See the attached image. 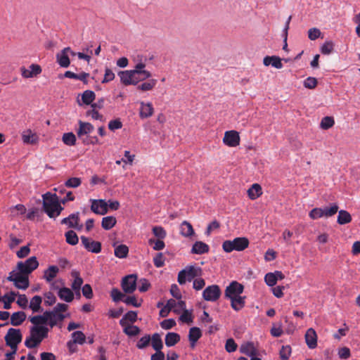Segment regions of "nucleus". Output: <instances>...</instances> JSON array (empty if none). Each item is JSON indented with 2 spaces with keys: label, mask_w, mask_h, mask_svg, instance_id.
<instances>
[{
  "label": "nucleus",
  "mask_w": 360,
  "mask_h": 360,
  "mask_svg": "<svg viewBox=\"0 0 360 360\" xmlns=\"http://www.w3.org/2000/svg\"><path fill=\"white\" fill-rule=\"evenodd\" d=\"M49 329L44 326H33L30 329V335L25 340V345L29 349L39 346L48 337Z\"/></svg>",
  "instance_id": "obj_1"
},
{
  "label": "nucleus",
  "mask_w": 360,
  "mask_h": 360,
  "mask_svg": "<svg viewBox=\"0 0 360 360\" xmlns=\"http://www.w3.org/2000/svg\"><path fill=\"white\" fill-rule=\"evenodd\" d=\"M202 269L200 267L191 265L186 266L184 269L180 271L178 274V283L180 285H184L186 282L191 281L195 277L201 276Z\"/></svg>",
  "instance_id": "obj_2"
},
{
  "label": "nucleus",
  "mask_w": 360,
  "mask_h": 360,
  "mask_svg": "<svg viewBox=\"0 0 360 360\" xmlns=\"http://www.w3.org/2000/svg\"><path fill=\"white\" fill-rule=\"evenodd\" d=\"M249 240L245 237H238L233 240H227L223 242L222 249L226 252H231L233 250L243 251L249 245Z\"/></svg>",
  "instance_id": "obj_3"
},
{
  "label": "nucleus",
  "mask_w": 360,
  "mask_h": 360,
  "mask_svg": "<svg viewBox=\"0 0 360 360\" xmlns=\"http://www.w3.org/2000/svg\"><path fill=\"white\" fill-rule=\"evenodd\" d=\"M7 280L13 282L14 285L18 289L25 290L29 287L28 276L18 270L11 271L7 277Z\"/></svg>",
  "instance_id": "obj_4"
},
{
  "label": "nucleus",
  "mask_w": 360,
  "mask_h": 360,
  "mask_svg": "<svg viewBox=\"0 0 360 360\" xmlns=\"http://www.w3.org/2000/svg\"><path fill=\"white\" fill-rule=\"evenodd\" d=\"M22 335L20 329L11 328L8 330L4 337L6 345L11 349H18V345L21 342Z\"/></svg>",
  "instance_id": "obj_5"
},
{
  "label": "nucleus",
  "mask_w": 360,
  "mask_h": 360,
  "mask_svg": "<svg viewBox=\"0 0 360 360\" xmlns=\"http://www.w3.org/2000/svg\"><path fill=\"white\" fill-rule=\"evenodd\" d=\"M39 266V262L36 257H31L25 262H19L17 264V270L25 274L28 276Z\"/></svg>",
  "instance_id": "obj_6"
},
{
  "label": "nucleus",
  "mask_w": 360,
  "mask_h": 360,
  "mask_svg": "<svg viewBox=\"0 0 360 360\" xmlns=\"http://www.w3.org/2000/svg\"><path fill=\"white\" fill-rule=\"evenodd\" d=\"M221 295V289L217 285H209L202 292L203 299L208 302H216Z\"/></svg>",
  "instance_id": "obj_7"
},
{
  "label": "nucleus",
  "mask_w": 360,
  "mask_h": 360,
  "mask_svg": "<svg viewBox=\"0 0 360 360\" xmlns=\"http://www.w3.org/2000/svg\"><path fill=\"white\" fill-rule=\"evenodd\" d=\"M244 287L237 281H232L225 289L224 296L231 299L240 295L243 292Z\"/></svg>",
  "instance_id": "obj_8"
},
{
  "label": "nucleus",
  "mask_w": 360,
  "mask_h": 360,
  "mask_svg": "<svg viewBox=\"0 0 360 360\" xmlns=\"http://www.w3.org/2000/svg\"><path fill=\"white\" fill-rule=\"evenodd\" d=\"M137 276L135 274H130L124 276L122 281V288L125 293H132L136 288Z\"/></svg>",
  "instance_id": "obj_9"
},
{
  "label": "nucleus",
  "mask_w": 360,
  "mask_h": 360,
  "mask_svg": "<svg viewBox=\"0 0 360 360\" xmlns=\"http://www.w3.org/2000/svg\"><path fill=\"white\" fill-rule=\"evenodd\" d=\"M223 142L229 147H236L240 144L239 134L236 131H227L224 134Z\"/></svg>",
  "instance_id": "obj_10"
},
{
  "label": "nucleus",
  "mask_w": 360,
  "mask_h": 360,
  "mask_svg": "<svg viewBox=\"0 0 360 360\" xmlns=\"http://www.w3.org/2000/svg\"><path fill=\"white\" fill-rule=\"evenodd\" d=\"M80 238L82 244L89 252L99 253L101 251V243L100 242L91 240L83 236Z\"/></svg>",
  "instance_id": "obj_11"
},
{
  "label": "nucleus",
  "mask_w": 360,
  "mask_h": 360,
  "mask_svg": "<svg viewBox=\"0 0 360 360\" xmlns=\"http://www.w3.org/2000/svg\"><path fill=\"white\" fill-rule=\"evenodd\" d=\"M91 210L95 214L103 215L108 212V204L104 200H91Z\"/></svg>",
  "instance_id": "obj_12"
},
{
  "label": "nucleus",
  "mask_w": 360,
  "mask_h": 360,
  "mask_svg": "<svg viewBox=\"0 0 360 360\" xmlns=\"http://www.w3.org/2000/svg\"><path fill=\"white\" fill-rule=\"evenodd\" d=\"M52 288L56 290L58 289V295L61 300L66 302H70L73 300L74 293L70 288L66 287L58 288L54 283L52 284Z\"/></svg>",
  "instance_id": "obj_13"
},
{
  "label": "nucleus",
  "mask_w": 360,
  "mask_h": 360,
  "mask_svg": "<svg viewBox=\"0 0 360 360\" xmlns=\"http://www.w3.org/2000/svg\"><path fill=\"white\" fill-rule=\"evenodd\" d=\"M68 51H70V48L66 47L56 54L57 62L62 68H68L70 65V60Z\"/></svg>",
  "instance_id": "obj_14"
},
{
  "label": "nucleus",
  "mask_w": 360,
  "mask_h": 360,
  "mask_svg": "<svg viewBox=\"0 0 360 360\" xmlns=\"http://www.w3.org/2000/svg\"><path fill=\"white\" fill-rule=\"evenodd\" d=\"M78 123L79 128L76 132L79 139H84V136L91 134L94 130V127L89 122L79 120Z\"/></svg>",
  "instance_id": "obj_15"
},
{
  "label": "nucleus",
  "mask_w": 360,
  "mask_h": 360,
  "mask_svg": "<svg viewBox=\"0 0 360 360\" xmlns=\"http://www.w3.org/2000/svg\"><path fill=\"white\" fill-rule=\"evenodd\" d=\"M71 276L74 278L71 287L75 291L77 295L80 297V289L83 284V279L80 276L79 272L76 270L71 272Z\"/></svg>",
  "instance_id": "obj_16"
},
{
  "label": "nucleus",
  "mask_w": 360,
  "mask_h": 360,
  "mask_svg": "<svg viewBox=\"0 0 360 360\" xmlns=\"http://www.w3.org/2000/svg\"><path fill=\"white\" fill-rule=\"evenodd\" d=\"M136 72L131 70L120 71L118 75L120 77V81L124 85H134V75Z\"/></svg>",
  "instance_id": "obj_17"
},
{
  "label": "nucleus",
  "mask_w": 360,
  "mask_h": 360,
  "mask_svg": "<svg viewBox=\"0 0 360 360\" xmlns=\"http://www.w3.org/2000/svg\"><path fill=\"white\" fill-rule=\"evenodd\" d=\"M306 344L309 349H314L317 346V335L316 331L310 328L305 333Z\"/></svg>",
  "instance_id": "obj_18"
},
{
  "label": "nucleus",
  "mask_w": 360,
  "mask_h": 360,
  "mask_svg": "<svg viewBox=\"0 0 360 360\" xmlns=\"http://www.w3.org/2000/svg\"><path fill=\"white\" fill-rule=\"evenodd\" d=\"M30 70L25 68H21L22 76L25 78L34 77L41 72V68L39 65L32 64L29 67Z\"/></svg>",
  "instance_id": "obj_19"
},
{
  "label": "nucleus",
  "mask_w": 360,
  "mask_h": 360,
  "mask_svg": "<svg viewBox=\"0 0 360 360\" xmlns=\"http://www.w3.org/2000/svg\"><path fill=\"white\" fill-rule=\"evenodd\" d=\"M240 352L249 356H255L257 354V350L252 342H246L240 345Z\"/></svg>",
  "instance_id": "obj_20"
},
{
  "label": "nucleus",
  "mask_w": 360,
  "mask_h": 360,
  "mask_svg": "<svg viewBox=\"0 0 360 360\" xmlns=\"http://www.w3.org/2000/svg\"><path fill=\"white\" fill-rule=\"evenodd\" d=\"M22 139L24 143L36 144L39 141V137L36 133L31 129H27L22 133Z\"/></svg>",
  "instance_id": "obj_21"
},
{
  "label": "nucleus",
  "mask_w": 360,
  "mask_h": 360,
  "mask_svg": "<svg viewBox=\"0 0 360 360\" xmlns=\"http://www.w3.org/2000/svg\"><path fill=\"white\" fill-rule=\"evenodd\" d=\"M72 340L68 342L69 349H71V346H75L76 344L83 345L86 340L84 334L79 330L73 332L72 333Z\"/></svg>",
  "instance_id": "obj_22"
},
{
  "label": "nucleus",
  "mask_w": 360,
  "mask_h": 360,
  "mask_svg": "<svg viewBox=\"0 0 360 360\" xmlns=\"http://www.w3.org/2000/svg\"><path fill=\"white\" fill-rule=\"evenodd\" d=\"M263 63L265 66L271 65L275 68L281 69L283 68V63L278 56H266L264 58Z\"/></svg>",
  "instance_id": "obj_23"
},
{
  "label": "nucleus",
  "mask_w": 360,
  "mask_h": 360,
  "mask_svg": "<svg viewBox=\"0 0 360 360\" xmlns=\"http://www.w3.org/2000/svg\"><path fill=\"white\" fill-rule=\"evenodd\" d=\"M44 202L43 207L44 208L53 206L56 207L58 206V197L56 194H51L50 193H47L43 195Z\"/></svg>",
  "instance_id": "obj_24"
},
{
  "label": "nucleus",
  "mask_w": 360,
  "mask_h": 360,
  "mask_svg": "<svg viewBox=\"0 0 360 360\" xmlns=\"http://www.w3.org/2000/svg\"><path fill=\"white\" fill-rule=\"evenodd\" d=\"M210 251V247L207 244L202 241H196L192 247L191 253L202 255Z\"/></svg>",
  "instance_id": "obj_25"
},
{
  "label": "nucleus",
  "mask_w": 360,
  "mask_h": 360,
  "mask_svg": "<svg viewBox=\"0 0 360 360\" xmlns=\"http://www.w3.org/2000/svg\"><path fill=\"white\" fill-rule=\"evenodd\" d=\"M79 220V219L78 214H71L70 215H69V217L63 219L61 221V224H67L70 228L80 229L82 226L77 227Z\"/></svg>",
  "instance_id": "obj_26"
},
{
  "label": "nucleus",
  "mask_w": 360,
  "mask_h": 360,
  "mask_svg": "<svg viewBox=\"0 0 360 360\" xmlns=\"http://www.w3.org/2000/svg\"><path fill=\"white\" fill-rule=\"evenodd\" d=\"M58 272L59 269L57 266H50L44 271L43 278L46 282L50 283L57 276Z\"/></svg>",
  "instance_id": "obj_27"
},
{
  "label": "nucleus",
  "mask_w": 360,
  "mask_h": 360,
  "mask_svg": "<svg viewBox=\"0 0 360 360\" xmlns=\"http://www.w3.org/2000/svg\"><path fill=\"white\" fill-rule=\"evenodd\" d=\"M26 319V314L24 311L14 312L11 316V324L13 326H20Z\"/></svg>",
  "instance_id": "obj_28"
},
{
  "label": "nucleus",
  "mask_w": 360,
  "mask_h": 360,
  "mask_svg": "<svg viewBox=\"0 0 360 360\" xmlns=\"http://www.w3.org/2000/svg\"><path fill=\"white\" fill-rule=\"evenodd\" d=\"M180 233L184 237H191L194 234V230L191 223L184 221L180 225Z\"/></svg>",
  "instance_id": "obj_29"
},
{
  "label": "nucleus",
  "mask_w": 360,
  "mask_h": 360,
  "mask_svg": "<svg viewBox=\"0 0 360 360\" xmlns=\"http://www.w3.org/2000/svg\"><path fill=\"white\" fill-rule=\"evenodd\" d=\"M229 300H231V307L236 311H240L245 307V297L239 295L238 297H235Z\"/></svg>",
  "instance_id": "obj_30"
},
{
  "label": "nucleus",
  "mask_w": 360,
  "mask_h": 360,
  "mask_svg": "<svg viewBox=\"0 0 360 360\" xmlns=\"http://www.w3.org/2000/svg\"><path fill=\"white\" fill-rule=\"evenodd\" d=\"M153 107L150 103H141L140 109V117L141 118H147L150 117L153 113Z\"/></svg>",
  "instance_id": "obj_31"
},
{
  "label": "nucleus",
  "mask_w": 360,
  "mask_h": 360,
  "mask_svg": "<svg viewBox=\"0 0 360 360\" xmlns=\"http://www.w3.org/2000/svg\"><path fill=\"white\" fill-rule=\"evenodd\" d=\"M180 335L178 333L169 332L165 336V345L167 347H172L177 344L180 341Z\"/></svg>",
  "instance_id": "obj_32"
},
{
  "label": "nucleus",
  "mask_w": 360,
  "mask_h": 360,
  "mask_svg": "<svg viewBox=\"0 0 360 360\" xmlns=\"http://www.w3.org/2000/svg\"><path fill=\"white\" fill-rule=\"evenodd\" d=\"M262 194V187L258 184H254L248 190V197L251 200H255L259 198Z\"/></svg>",
  "instance_id": "obj_33"
},
{
  "label": "nucleus",
  "mask_w": 360,
  "mask_h": 360,
  "mask_svg": "<svg viewBox=\"0 0 360 360\" xmlns=\"http://www.w3.org/2000/svg\"><path fill=\"white\" fill-rule=\"evenodd\" d=\"M128 253L129 248L126 245L122 244L115 247V256L120 259L126 258L128 256Z\"/></svg>",
  "instance_id": "obj_34"
},
{
  "label": "nucleus",
  "mask_w": 360,
  "mask_h": 360,
  "mask_svg": "<svg viewBox=\"0 0 360 360\" xmlns=\"http://www.w3.org/2000/svg\"><path fill=\"white\" fill-rule=\"evenodd\" d=\"M137 320V313L134 311H129L124 314L122 319L120 321V324L122 326H125L127 321L131 323L136 322Z\"/></svg>",
  "instance_id": "obj_35"
},
{
  "label": "nucleus",
  "mask_w": 360,
  "mask_h": 360,
  "mask_svg": "<svg viewBox=\"0 0 360 360\" xmlns=\"http://www.w3.org/2000/svg\"><path fill=\"white\" fill-rule=\"evenodd\" d=\"M151 345L155 351H161L163 343L159 333H154L150 338Z\"/></svg>",
  "instance_id": "obj_36"
},
{
  "label": "nucleus",
  "mask_w": 360,
  "mask_h": 360,
  "mask_svg": "<svg viewBox=\"0 0 360 360\" xmlns=\"http://www.w3.org/2000/svg\"><path fill=\"white\" fill-rule=\"evenodd\" d=\"M352 221V217L350 214L346 210H340L337 219V222L340 224H346Z\"/></svg>",
  "instance_id": "obj_37"
},
{
  "label": "nucleus",
  "mask_w": 360,
  "mask_h": 360,
  "mask_svg": "<svg viewBox=\"0 0 360 360\" xmlns=\"http://www.w3.org/2000/svg\"><path fill=\"white\" fill-rule=\"evenodd\" d=\"M116 218L112 216H108L102 219L101 226L105 230H110L116 224Z\"/></svg>",
  "instance_id": "obj_38"
},
{
  "label": "nucleus",
  "mask_w": 360,
  "mask_h": 360,
  "mask_svg": "<svg viewBox=\"0 0 360 360\" xmlns=\"http://www.w3.org/2000/svg\"><path fill=\"white\" fill-rule=\"evenodd\" d=\"M96 94L93 91L86 90L82 94V102L85 105H90L95 100Z\"/></svg>",
  "instance_id": "obj_39"
},
{
  "label": "nucleus",
  "mask_w": 360,
  "mask_h": 360,
  "mask_svg": "<svg viewBox=\"0 0 360 360\" xmlns=\"http://www.w3.org/2000/svg\"><path fill=\"white\" fill-rule=\"evenodd\" d=\"M339 207L337 204H331L330 207H325L322 208L323 215L325 218L330 217L335 215L338 212Z\"/></svg>",
  "instance_id": "obj_40"
},
{
  "label": "nucleus",
  "mask_w": 360,
  "mask_h": 360,
  "mask_svg": "<svg viewBox=\"0 0 360 360\" xmlns=\"http://www.w3.org/2000/svg\"><path fill=\"white\" fill-rule=\"evenodd\" d=\"M41 297L39 295H35L32 298L29 307L33 312H38L41 309Z\"/></svg>",
  "instance_id": "obj_41"
},
{
  "label": "nucleus",
  "mask_w": 360,
  "mask_h": 360,
  "mask_svg": "<svg viewBox=\"0 0 360 360\" xmlns=\"http://www.w3.org/2000/svg\"><path fill=\"white\" fill-rule=\"evenodd\" d=\"M44 209L45 212L51 218H53L56 216L59 215L60 212L63 210V207H61L60 203H58V206L56 207H53V206H49V207H45Z\"/></svg>",
  "instance_id": "obj_42"
},
{
  "label": "nucleus",
  "mask_w": 360,
  "mask_h": 360,
  "mask_svg": "<svg viewBox=\"0 0 360 360\" xmlns=\"http://www.w3.org/2000/svg\"><path fill=\"white\" fill-rule=\"evenodd\" d=\"M124 327V333L130 336V337H132V336H136L137 335H139L141 332V330L140 328L136 326H134V325H126L125 326H123Z\"/></svg>",
  "instance_id": "obj_43"
},
{
  "label": "nucleus",
  "mask_w": 360,
  "mask_h": 360,
  "mask_svg": "<svg viewBox=\"0 0 360 360\" xmlns=\"http://www.w3.org/2000/svg\"><path fill=\"white\" fill-rule=\"evenodd\" d=\"M66 242L72 245H75L78 243L79 238L77 233L74 231H68L65 234Z\"/></svg>",
  "instance_id": "obj_44"
},
{
  "label": "nucleus",
  "mask_w": 360,
  "mask_h": 360,
  "mask_svg": "<svg viewBox=\"0 0 360 360\" xmlns=\"http://www.w3.org/2000/svg\"><path fill=\"white\" fill-rule=\"evenodd\" d=\"M63 141L67 146H75L76 143V136L72 132L65 133L63 136Z\"/></svg>",
  "instance_id": "obj_45"
},
{
  "label": "nucleus",
  "mask_w": 360,
  "mask_h": 360,
  "mask_svg": "<svg viewBox=\"0 0 360 360\" xmlns=\"http://www.w3.org/2000/svg\"><path fill=\"white\" fill-rule=\"evenodd\" d=\"M157 84V79H151L138 86V89L146 91L153 89Z\"/></svg>",
  "instance_id": "obj_46"
},
{
  "label": "nucleus",
  "mask_w": 360,
  "mask_h": 360,
  "mask_svg": "<svg viewBox=\"0 0 360 360\" xmlns=\"http://www.w3.org/2000/svg\"><path fill=\"white\" fill-rule=\"evenodd\" d=\"M202 336L201 330L199 328L193 327L189 330L188 340L198 341Z\"/></svg>",
  "instance_id": "obj_47"
},
{
  "label": "nucleus",
  "mask_w": 360,
  "mask_h": 360,
  "mask_svg": "<svg viewBox=\"0 0 360 360\" xmlns=\"http://www.w3.org/2000/svg\"><path fill=\"white\" fill-rule=\"evenodd\" d=\"M335 124L333 117H324L320 123V127L323 129H328L331 128Z\"/></svg>",
  "instance_id": "obj_48"
},
{
  "label": "nucleus",
  "mask_w": 360,
  "mask_h": 360,
  "mask_svg": "<svg viewBox=\"0 0 360 360\" xmlns=\"http://www.w3.org/2000/svg\"><path fill=\"white\" fill-rule=\"evenodd\" d=\"M16 294L14 292H11L10 294L5 295L2 300L4 302V309H8L11 308V304L14 302Z\"/></svg>",
  "instance_id": "obj_49"
},
{
  "label": "nucleus",
  "mask_w": 360,
  "mask_h": 360,
  "mask_svg": "<svg viewBox=\"0 0 360 360\" xmlns=\"http://www.w3.org/2000/svg\"><path fill=\"white\" fill-rule=\"evenodd\" d=\"M110 296L115 302H118L121 300L123 301V298L125 297L124 294L116 288L112 289Z\"/></svg>",
  "instance_id": "obj_50"
},
{
  "label": "nucleus",
  "mask_w": 360,
  "mask_h": 360,
  "mask_svg": "<svg viewBox=\"0 0 360 360\" xmlns=\"http://www.w3.org/2000/svg\"><path fill=\"white\" fill-rule=\"evenodd\" d=\"M149 245H154L153 248L155 250H162L165 248V244L163 241V239H153L150 238L148 240Z\"/></svg>",
  "instance_id": "obj_51"
},
{
  "label": "nucleus",
  "mask_w": 360,
  "mask_h": 360,
  "mask_svg": "<svg viewBox=\"0 0 360 360\" xmlns=\"http://www.w3.org/2000/svg\"><path fill=\"white\" fill-rule=\"evenodd\" d=\"M291 352L292 349L290 345L282 346L279 352L281 360H288Z\"/></svg>",
  "instance_id": "obj_52"
},
{
  "label": "nucleus",
  "mask_w": 360,
  "mask_h": 360,
  "mask_svg": "<svg viewBox=\"0 0 360 360\" xmlns=\"http://www.w3.org/2000/svg\"><path fill=\"white\" fill-rule=\"evenodd\" d=\"M82 184V180L79 177H71L68 179L65 183V186L68 188H77Z\"/></svg>",
  "instance_id": "obj_53"
},
{
  "label": "nucleus",
  "mask_w": 360,
  "mask_h": 360,
  "mask_svg": "<svg viewBox=\"0 0 360 360\" xmlns=\"http://www.w3.org/2000/svg\"><path fill=\"white\" fill-rule=\"evenodd\" d=\"M52 312L51 322L49 323L50 326L53 327L55 326L58 321H62L65 319V316L61 313L56 312L55 313V310L51 311Z\"/></svg>",
  "instance_id": "obj_54"
},
{
  "label": "nucleus",
  "mask_w": 360,
  "mask_h": 360,
  "mask_svg": "<svg viewBox=\"0 0 360 360\" xmlns=\"http://www.w3.org/2000/svg\"><path fill=\"white\" fill-rule=\"evenodd\" d=\"M151 77V73L149 71H142L139 72V74L134 75V85L137 84L141 81H144L145 79L150 78Z\"/></svg>",
  "instance_id": "obj_55"
},
{
  "label": "nucleus",
  "mask_w": 360,
  "mask_h": 360,
  "mask_svg": "<svg viewBox=\"0 0 360 360\" xmlns=\"http://www.w3.org/2000/svg\"><path fill=\"white\" fill-rule=\"evenodd\" d=\"M334 49V44L331 41H326L321 47V51L324 55L331 53Z\"/></svg>",
  "instance_id": "obj_56"
},
{
  "label": "nucleus",
  "mask_w": 360,
  "mask_h": 360,
  "mask_svg": "<svg viewBox=\"0 0 360 360\" xmlns=\"http://www.w3.org/2000/svg\"><path fill=\"white\" fill-rule=\"evenodd\" d=\"M150 342V336L149 335H146L142 337L137 342L136 347L137 348L142 349L148 347Z\"/></svg>",
  "instance_id": "obj_57"
},
{
  "label": "nucleus",
  "mask_w": 360,
  "mask_h": 360,
  "mask_svg": "<svg viewBox=\"0 0 360 360\" xmlns=\"http://www.w3.org/2000/svg\"><path fill=\"white\" fill-rule=\"evenodd\" d=\"M153 233L158 239H164L167 236L165 230L162 226H154Z\"/></svg>",
  "instance_id": "obj_58"
},
{
  "label": "nucleus",
  "mask_w": 360,
  "mask_h": 360,
  "mask_svg": "<svg viewBox=\"0 0 360 360\" xmlns=\"http://www.w3.org/2000/svg\"><path fill=\"white\" fill-rule=\"evenodd\" d=\"M154 265L157 268H160L165 265V257L162 253H157L153 258Z\"/></svg>",
  "instance_id": "obj_59"
},
{
  "label": "nucleus",
  "mask_w": 360,
  "mask_h": 360,
  "mask_svg": "<svg viewBox=\"0 0 360 360\" xmlns=\"http://www.w3.org/2000/svg\"><path fill=\"white\" fill-rule=\"evenodd\" d=\"M309 216L312 219H317L323 217L322 208L321 207H316V208L312 209L310 211Z\"/></svg>",
  "instance_id": "obj_60"
},
{
  "label": "nucleus",
  "mask_w": 360,
  "mask_h": 360,
  "mask_svg": "<svg viewBox=\"0 0 360 360\" xmlns=\"http://www.w3.org/2000/svg\"><path fill=\"white\" fill-rule=\"evenodd\" d=\"M238 345L235 342L234 340L229 338L226 340L225 344V349L228 352H233L237 349Z\"/></svg>",
  "instance_id": "obj_61"
},
{
  "label": "nucleus",
  "mask_w": 360,
  "mask_h": 360,
  "mask_svg": "<svg viewBox=\"0 0 360 360\" xmlns=\"http://www.w3.org/2000/svg\"><path fill=\"white\" fill-rule=\"evenodd\" d=\"M44 304L47 306H51L56 302V297L51 292H46L44 295Z\"/></svg>",
  "instance_id": "obj_62"
},
{
  "label": "nucleus",
  "mask_w": 360,
  "mask_h": 360,
  "mask_svg": "<svg viewBox=\"0 0 360 360\" xmlns=\"http://www.w3.org/2000/svg\"><path fill=\"white\" fill-rule=\"evenodd\" d=\"M316 85H317V80L314 77H309L304 82V87L309 89H314L316 86Z\"/></svg>",
  "instance_id": "obj_63"
},
{
  "label": "nucleus",
  "mask_w": 360,
  "mask_h": 360,
  "mask_svg": "<svg viewBox=\"0 0 360 360\" xmlns=\"http://www.w3.org/2000/svg\"><path fill=\"white\" fill-rule=\"evenodd\" d=\"M122 127V123L120 120V119H115V120H111L108 123V129L111 131L120 129Z\"/></svg>",
  "instance_id": "obj_64"
}]
</instances>
